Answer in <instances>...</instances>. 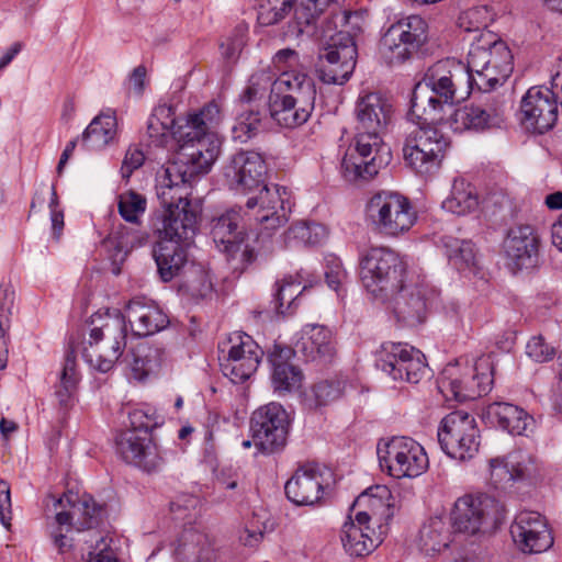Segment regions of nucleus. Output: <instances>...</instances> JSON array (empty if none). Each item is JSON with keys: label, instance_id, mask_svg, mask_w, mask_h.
<instances>
[{"label": "nucleus", "instance_id": "nucleus-48", "mask_svg": "<svg viewBox=\"0 0 562 562\" xmlns=\"http://www.w3.org/2000/svg\"><path fill=\"white\" fill-rule=\"evenodd\" d=\"M342 386L339 381H321L304 396V406L316 411L340 397Z\"/></svg>", "mask_w": 562, "mask_h": 562}, {"label": "nucleus", "instance_id": "nucleus-13", "mask_svg": "<svg viewBox=\"0 0 562 562\" xmlns=\"http://www.w3.org/2000/svg\"><path fill=\"white\" fill-rule=\"evenodd\" d=\"M367 217L374 229L385 236L408 232L416 222V212L409 200L391 191L374 194L366 206Z\"/></svg>", "mask_w": 562, "mask_h": 562}, {"label": "nucleus", "instance_id": "nucleus-42", "mask_svg": "<svg viewBox=\"0 0 562 562\" xmlns=\"http://www.w3.org/2000/svg\"><path fill=\"white\" fill-rule=\"evenodd\" d=\"M116 117L114 112L95 116L82 133V144L88 148H103L115 135Z\"/></svg>", "mask_w": 562, "mask_h": 562}, {"label": "nucleus", "instance_id": "nucleus-35", "mask_svg": "<svg viewBox=\"0 0 562 562\" xmlns=\"http://www.w3.org/2000/svg\"><path fill=\"white\" fill-rule=\"evenodd\" d=\"M454 531L445 515L429 517L420 527L418 548L426 555H435L447 549L453 541Z\"/></svg>", "mask_w": 562, "mask_h": 562}, {"label": "nucleus", "instance_id": "nucleus-26", "mask_svg": "<svg viewBox=\"0 0 562 562\" xmlns=\"http://www.w3.org/2000/svg\"><path fill=\"white\" fill-rule=\"evenodd\" d=\"M516 546L526 553H540L553 544L544 518L537 512L519 513L510 526Z\"/></svg>", "mask_w": 562, "mask_h": 562}, {"label": "nucleus", "instance_id": "nucleus-44", "mask_svg": "<svg viewBox=\"0 0 562 562\" xmlns=\"http://www.w3.org/2000/svg\"><path fill=\"white\" fill-rule=\"evenodd\" d=\"M477 196L471 184L464 180H456L450 195L442 202V209L457 215H465L475 210Z\"/></svg>", "mask_w": 562, "mask_h": 562}, {"label": "nucleus", "instance_id": "nucleus-37", "mask_svg": "<svg viewBox=\"0 0 562 562\" xmlns=\"http://www.w3.org/2000/svg\"><path fill=\"white\" fill-rule=\"evenodd\" d=\"M441 244L449 263L456 270L468 274H476L479 272L476 252L471 240L443 236Z\"/></svg>", "mask_w": 562, "mask_h": 562}, {"label": "nucleus", "instance_id": "nucleus-64", "mask_svg": "<svg viewBox=\"0 0 562 562\" xmlns=\"http://www.w3.org/2000/svg\"><path fill=\"white\" fill-rule=\"evenodd\" d=\"M14 304V290L9 283L0 284V316H9Z\"/></svg>", "mask_w": 562, "mask_h": 562}, {"label": "nucleus", "instance_id": "nucleus-25", "mask_svg": "<svg viewBox=\"0 0 562 562\" xmlns=\"http://www.w3.org/2000/svg\"><path fill=\"white\" fill-rule=\"evenodd\" d=\"M391 158L390 148L385 145L360 148L357 144V135L352 148L342 159L341 171L347 181H368L378 175L379 170L389 164Z\"/></svg>", "mask_w": 562, "mask_h": 562}, {"label": "nucleus", "instance_id": "nucleus-46", "mask_svg": "<svg viewBox=\"0 0 562 562\" xmlns=\"http://www.w3.org/2000/svg\"><path fill=\"white\" fill-rule=\"evenodd\" d=\"M78 383V373L76 370V355L74 349L67 351L65 362L59 376V384L56 385L55 395L63 407H67Z\"/></svg>", "mask_w": 562, "mask_h": 562}, {"label": "nucleus", "instance_id": "nucleus-40", "mask_svg": "<svg viewBox=\"0 0 562 562\" xmlns=\"http://www.w3.org/2000/svg\"><path fill=\"white\" fill-rule=\"evenodd\" d=\"M269 112L271 117L280 125L286 128H294L307 122L314 109L302 108L299 103L292 102V99L280 97H269Z\"/></svg>", "mask_w": 562, "mask_h": 562}, {"label": "nucleus", "instance_id": "nucleus-63", "mask_svg": "<svg viewBox=\"0 0 562 562\" xmlns=\"http://www.w3.org/2000/svg\"><path fill=\"white\" fill-rule=\"evenodd\" d=\"M273 63L281 72L284 69H295L294 67L299 63V54L291 48L281 49L276 53Z\"/></svg>", "mask_w": 562, "mask_h": 562}, {"label": "nucleus", "instance_id": "nucleus-60", "mask_svg": "<svg viewBox=\"0 0 562 562\" xmlns=\"http://www.w3.org/2000/svg\"><path fill=\"white\" fill-rule=\"evenodd\" d=\"M145 156L138 148H128L121 167L122 177L128 179L134 170L143 166Z\"/></svg>", "mask_w": 562, "mask_h": 562}, {"label": "nucleus", "instance_id": "nucleus-45", "mask_svg": "<svg viewBox=\"0 0 562 562\" xmlns=\"http://www.w3.org/2000/svg\"><path fill=\"white\" fill-rule=\"evenodd\" d=\"M276 79L274 74L269 69H260L254 72L248 80L247 87L239 95L240 103L259 104L269 90V95L273 93Z\"/></svg>", "mask_w": 562, "mask_h": 562}, {"label": "nucleus", "instance_id": "nucleus-22", "mask_svg": "<svg viewBox=\"0 0 562 562\" xmlns=\"http://www.w3.org/2000/svg\"><path fill=\"white\" fill-rule=\"evenodd\" d=\"M228 344L227 353L220 357L221 370L233 383H241L256 372L263 351L247 334L234 333Z\"/></svg>", "mask_w": 562, "mask_h": 562}, {"label": "nucleus", "instance_id": "nucleus-18", "mask_svg": "<svg viewBox=\"0 0 562 562\" xmlns=\"http://www.w3.org/2000/svg\"><path fill=\"white\" fill-rule=\"evenodd\" d=\"M357 63V47L352 36L338 32L319 50L316 71L325 83L344 85L352 75Z\"/></svg>", "mask_w": 562, "mask_h": 562}, {"label": "nucleus", "instance_id": "nucleus-49", "mask_svg": "<svg viewBox=\"0 0 562 562\" xmlns=\"http://www.w3.org/2000/svg\"><path fill=\"white\" fill-rule=\"evenodd\" d=\"M327 237L326 228L317 223L297 222L286 231L285 241L296 240L303 245L314 246Z\"/></svg>", "mask_w": 562, "mask_h": 562}, {"label": "nucleus", "instance_id": "nucleus-6", "mask_svg": "<svg viewBox=\"0 0 562 562\" xmlns=\"http://www.w3.org/2000/svg\"><path fill=\"white\" fill-rule=\"evenodd\" d=\"M474 38L476 42L471 44L468 54V85L471 90L490 92L510 76L513 55L506 43L491 32Z\"/></svg>", "mask_w": 562, "mask_h": 562}, {"label": "nucleus", "instance_id": "nucleus-2", "mask_svg": "<svg viewBox=\"0 0 562 562\" xmlns=\"http://www.w3.org/2000/svg\"><path fill=\"white\" fill-rule=\"evenodd\" d=\"M266 162L259 153L247 150L233 155L224 167V177L231 189L249 193L257 189L259 194L246 202L248 210H254L255 221L262 231H277L285 225L292 210L291 194L285 187L265 184Z\"/></svg>", "mask_w": 562, "mask_h": 562}, {"label": "nucleus", "instance_id": "nucleus-59", "mask_svg": "<svg viewBox=\"0 0 562 562\" xmlns=\"http://www.w3.org/2000/svg\"><path fill=\"white\" fill-rule=\"evenodd\" d=\"M390 497V491L386 486L383 485H376L374 487L369 488V491L362 493L358 499L357 503H366L370 507L375 508L380 506H385L384 499H387ZM389 506V504H386Z\"/></svg>", "mask_w": 562, "mask_h": 562}, {"label": "nucleus", "instance_id": "nucleus-17", "mask_svg": "<svg viewBox=\"0 0 562 562\" xmlns=\"http://www.w3.org/2000/svg\"><path fill=\"white\" fill-rule=\"evenodd\" d=\"M393 112L391 100L379 92H368L358 98L355 114L360 148L384 145L382 135L392 121Z\"/></svg>", "mask_w": 562, "mask_h": 562}, {"label": "nucleus", "instance_id": "nucleus-32", "mask_svg": "<svg viewBox=\"0 0 562 562\" xmlns=\"http://www.w3.org/2000/svg\"><path fill=\"white\" fill-rule=\"evenodd\" d=\"M190 245L160 240L153 248V257L157 266L159 278L170 282L177 277H184L190 272L194 262L188 260L187 249Z\"/></svg>", "mask_w": 562, "mask_h": 562}, {"label": "nucleus", "instance_id": "nucleus-52", "mask_svg": "<svg viewBox=\"0 0 562 562\" xmlns=\"http://www.w3.org/2000/svg\"><path fill=\"white\" fill-rule=\"evenodd\" d=\"M492 20L487 7H474L464 11L458 20L459 27L467 33L485 34L483 31L487 27L488 22Z\"/></svg>", "mask_w": 562, "mask_h": 562}, {"label": "nucleus", "instance_id": "nucleus-1", "mask_svg": "<svg viewBox=\"0 0 562 562\" xmlns=\"http://www.w3.org/2000/svg\"><path fill=\"white\" fill-rule=\"evenodd\" d=\"M220 121L221 111L215 102L189 114L182 124H177L171 105L160 104L148 119L147 135L156 147L177 142L176 160L167 166L183 164L181 169L186 173H207L220 153V139L214 131Z\"/></svg>", "mask_w": 562, "mask_h": 562}, {"label": "nucleus", "instance_id": "nucleus-23", "mask_svg": "<svg viewBox=\"0 0 562 562\" xmlns=\"http://www.w3.org/2000/svg\"><path fill=\"white\" fill-rule=\"evenodd\" d=\"M521 122L538 134L551 130L558 120L555 92L549 88L531 87L520 102Z\"/></svg>", "mask_w": 562, "mask_h": 562}, {"label": "nucleus", "instance_id": "nucleus-29", "mask_svg": "<svg viewBox=\"0 0 562 562\" xmlns=\"http://www.w3.org/2000/svg\"><path fill=\"white\" fill-rule=\"evenodd\" d=\"M295 352L291 347L276 344L269 352L268 360L271 367V383L274 392L279 394L291 393L302 385L303 373L292 362Z\"/></svg>", "mask_w": 562, "mask_h": 562}, {"label": "nucleus", "instance_id": "nucleus-14", "mask_svg": "<svg viewBox=\"0 0 562 562\" xmlns=\"http://www.w3.org/2000/svg\"><path fill=\"white\" fill-rule=\"evenodd\" d=\"M380 467L395 479L417 477L428 468L424 448L414 439L394 436L376 446Z\"/></svg>", "mask_w": 562, "mask_h": 562}, {"label": "nucleus", "instance_id": "nucleus-51", "mask_svg": "<svg viewBox=\"0 0 562 562\" xmlns=\"http://www.w3.org/2000/svg\"><path fill=\"white\" fill-rule=\"evenodd\" d=\"M338 1L339 0H297L294 18L299 26V32H303V26L313 24L316 18H318L331 2Z\"/></svg>", "mask_w": 562, "mask_h": 562}, {"label": "nucleus", "instance_id": "nucleus-47", "mask_svg": "<svg viewBox=\"0 0 562 562\" xmlns=\"http://www.w3.org/2000/svg\"><path fill=\"white\" fill-rule=\"evenodd\" d=\"M300 279L293 278L292 276L285 277L281 282L276 283V293L273 294V310L278 314H284L295 303L297 297L307 288L301 285L303 283V277L297 276Z\"/></svg>", "mask_w": 562, "mask_h": 562}, {"label": "nucleus", "instance_id": "nucleus-30", "mask_svg": "<svg viewBox=\"0 0 562 562\" xmlns=\"http://www.w3.org/2000/svg\"><path fill=\"white\" fill-rule=\"evenodd\" d=\"M270 97L292 99L302 108L314 109L316 100L315 82L303 70L284 69L276 79V87Z\"/></svg>", "mask_w": 562, "mask_h": 562}, {"label": "nucleus", "instance_id": "nucleus-5", "mask_svg": "<svg viewBox=\"0 0 562 562\" xmlns=\"http://www.w3.org/2000/svg\"><path fill=\"white\" fill-rule=\"evenodd\" d=\"M257 224L259 232L252 244H245L247 224L240 207H233L211 222V235L218 250L226 254L228 260L239 255V265L234 266L235 270L244 271L258 256L273 250L272 235L276 231H262V226Z\"/></svg>", "mask_w": 562, "mask_h": 562}, {"label": "nucleus", "instance_id": "nucleus-33", "mask_svg": "<svg viewBox=\"0 0 562 562\" xmlns=\"http://www.w3.org/2000/svg\"><path fill=\"white\" fill-rule=\"evenodd\" d=\"M132 334L137 337L154 335L169 324L167 315L144 297L132 299L126 305V316Z\"/></svg>", "mask_w": 562, "mask_h": 562}, {"label": "nucleus", "instance_id": "nucleus-8", "mask_svg": "<svg viewBox=\"0 0 562 562\" xmlns=\"http://www.w3.org/2000/svg\"><path fill=\"white\" fill-rule=\"evenodd\" d=\"M128 419L131 428L116 439L119 454L125 462L145 472L160 470L164 458L148 434L158 425L155 415L136 408L128 413Z\"/></svg>", "mask_w": 562, "mask_h": 562}, {"label": "nucleus", "instance_id": "nucleus-12", "mask_svg": "<svg viewBox=\"0 0 562 562\" xmlns=\"http://www.w3.org/2000/svg\"><path fill=\"white\" fill-rule=\"evenodd\" d=\"M417 125L405 139L404 159L418 173L438 169L449 148V138L437 127L439 122L411 120Z\"/></svg>", "mask_w": 562, "mask_h": 562}, {"label": "nucleus", "instance_id": "nucleus-34", "mask_svg": "<svg viewBox=\"0 0 562 562\" xmlns=\"http://www.w3.org/2000/svg\"><path fill=\"white\" fill-rule=\"evenodd\" d=\"M286 497L299 506L313 505L321 499L323 484L317 467L304 465L285 483Z\"/></svg>", "mask_w": 562, "mask_h": 562}, {"label": "nucleus", "instance_id": "nucleus-43", "mask_svg": "<svg viewBox=\"0 0 562 562\" xmlns=\"http://www.w3.org/2000/svg\"><path fill=\"white\" fill-rule=\"evenodd\" d=\"M241 110L236 116L235 124L232 127V137L240 143L256 136L261 127L266 110L260 104H243Z\"/></svg>", "mask_w": 562, "mask_h": 562}, {"label": "nucleus", "instance_id": "nucleus-57", "mask_svg": "<svg viewBox=\"0 0 562 562\" xmlns=\"http://www.w3.org/2000/svg\"><path fill=\"white\" fill-rule=\"evenodd\" d=\"M490 476L495 487L514 482L508 465V456L506 458H494L490 460Z\"/></svg>", "mask_w": 562, "mask_h": 562}, {"label": "nucleus", "instance_id": "nucleus-10", "mask_svg": "<svg viewBox=\"0 0 562 562\" xmlns=\"http://www.w3.org/2000/svg\"><path fill=\"white\" fill-rule=\"evenodd\" d=\"M440 65L429 70L413 89L408 120L442 122L446 108H451L456 99L453 75L439 74Z\"/></svg>", "mask_w": 562, "mask_h": 562}, {"label": "nucleus", "instance_id": "nucleus-62", "mask_svg": "<svg viewBox=\"0 0 562 562\" xmlns=\"http://www.w3.org/2000/svg\"><path fill=\"white\" fill-rule=\"evenodd\" d=\"M198 504V499L193 496H182L170 503V510L175 515V519L191 521L190 515L182 514V512H189L194 509Z\"/></svg>", "mask_w": 562, "mask_h": 562}, {"label": "nucleus", "instance_id": "nucleus-53", "mask_svg": "<svg viewBox=\"0 0 562 562\" xmlns=\"http://www.w3.org/2000/svg\"><path fill=\"white\" fill-rule=\"evenodd\" d=\"M187 290L195 297H206L212 292V282L207 272L200 266H191V270L183 277Z\"/></svg>", "mask_w": 562, "mask_h": 562}, {"label": "nucleus", "instance_id": "nucleus-36", "mask_svg": "<svg viewBox=\"0 0 562 562\" xmlns=\"http://www.w3.org/2000/svg\"><path fill=\"white\" fill-rule=\"evenodd\" d=\"M166 360L165 349L147 342L138 344L124 357L123 362L131 369L135 380L143 381L155 373Z\"/></svg>", "mask_w": 562, "mask_h": 562}, {"label": "nucleus", "instance_id": "nucleus-54", "mask_svg": "<svg viewBox=\"0 0 562 562\" xmlns=\"http://www.w3.org/2000/svg\"><path fill=\"white\" fill-rule=\"evenodd\" d=\"M293 0H268L258 11V21L262 25H272L283 20L292 10Z\"/></svg>", "mask_w": 562, "mask_h": 562}, {"label": "nucleus", "instance_id": "nucleus-7", "mask_svg": "<svg viewBox=\"0 0 562 562\" xmlns=\"http://www.w3.org/2000/svg\"><path fill=\"white\" fill-rule=\"evenodd\" d=\"M89 326L82 357L90 367L106 373L121 359L127 344L125 315L119 310L98 312L91 316Z\"/></svg>", "mask_w": 562, "mask_h": 562}, {"label": "nucleus", "instance_id": "nucleus-19", "mask_svg": "<svg viewBox=\"0 0 562 562\" xmlns=\"http://www.w3.org/2000/svg\"><path fill=\"white\" fill-rule=\"evenodd\" d=\"M375 367L394 381L418 383L427 371L424 353L406 344L384 342L375 351Z\"/></svg>", "mask_w": 562, "mask_h": 562}, {"label": "nucleus", "instance_id": "nucleus-16", "mask_svg": "<svg viewBox=\"0 0 562 562\" xmlns=\"http://www.w3.org/2000/svg\"><path fill=\"white\" fill-rule=\"evenodd\" d=\"M438 442L451 459L471 460L480 448V430L474 416L464 411L446 415L438 428Z\"/></svg>", "mask_w": 562, "mask_h": 562}, {"label": "nucleus", "instance_id": "nucleus-15", "mask_svg": "<svg viewBox=\"0 0 562 562\" xmlns=\"http://www.w3.org/2000/svg\"><path fill=\"white\" fill-rule=\"evenodd\" d=\"M428 25L419 15H408L391 24L383 34L380 49L389 65L413 58L427 42Z\"/></svg>", "mask_w": 562, "mask_h": 562}, {"label": "nucleus", "instance_id": "nucleus-4", "mask_svg": "<svg viewBox=\"0 0 562 562\" xmlns=\"http://www.w3.org/2000/svg\"><path fill=\"white\" fill-rule=\"evenodd\" d=\"M52 501L56 510L55 520L59 527V531L54 532V544L60 553L72 546L67 536L61 533V528L66 526L67 531L72 528L78 532L88 531L81 539L89 549L86 562H119L110 548L108 537L95 530L101 522L103 508L91 495L79 497L76 493L68 492L59 498L52 497Z\"/></svg>", "mask_w": 562, "mask_h": 562}, {"label": "nucleus", "instance_id": "nucleus-31", "mask_svg": "<svg viewBox=\"0 0 562 562\" xmlns=\"http://www.w3.org/2000/svg\"><path fill=\"white\" fill-rule=\"evenodd\" d=\"M292 350L306 360L319 359L329 362L336 355L333 333L326 326L307 324L302 328Z\"/></svg>", "mask_w": 562, "mask_h": 562}, {"label": "nucleus", "instance_id": "nucleus-56", "mask_svg": "<svg viewBox=\"0 0 562 562\" xmlns=\"http://www.w3.org/2000/svg\"><path fill=\"white\" fill-rule=\"evenodd\" d=\"M508 465L513 481L524 480L531 474L532 464L529 454L522 451H514L508 454Z\"/></svg>", "mask_w": 562, "mask_h": 562}, {"label": "nucleus", "instance_id": "nucleus-38", "mask_svg": "<svg viewBox=\"0 0 562 562\" xmlns=\"http://www.w3.org/2000/svg\"><path fill=\"white\" fill-rule=\"evenodd\" d=\"M487 417L512 435H522L530 416L520 407L509 403H492L486 408Z\"/></svg>", "mask_w": 562, "mask_h": 562}, {"label": "nucleus", "instance_id": "nucleus-20", "mask_svg": "<svg viewBox=\"0 0 562 562\" xmlns=\"http://www.w3.org/2000/svg\"><path fill=\"white\" fill-rule=\"evenodd\" d=\"M289 428L286 411L274 402L256 409L250 419L255 446L266 454L281 451L285 447Z\"/></svg>", "mask_w": 562, "mask_h": 562}, {"label": "nucleus", "instance_id": "nucleus-3", "mask_svg": "<svg viewBox=\"0 0 562 562\" xmlns=\"http://www.w3.org/2000/svg\"><path fill=\"white\" fill-rule=\"evenodd\" d=\"M179 166H165L156 176L157 198L164 209L159 239L191 245L198 232L199 211L190 201L192 186L202 173H191Z\"/></svg>", "mask_w": 562, "mask_h": 562}, {"label": "nucleus", "instance_id": "nucleus-58", "mask_svg": "<svg viewBox=\"0 0 562 562\" xmlns=\"http://www.w3.org/2000/svg\"><path fill=\"white\" fill-rule=\"evenodd\" d=\"M526 353L537 362H546L553 358L554 348L549 346L542 336H536L527 342Z\"/></svg>", "mask_w": 562, "mask_h": 562}, {"label": "nucleus", "instance_id": "nucleus-50", "mask_svg": "<svg viewBox=\"0 0 562 562\" xmlns=\"http://www.w3.org/2000/svg\"><path fill=\"white\" fill-rule=\"evenodd\" d=\"M146 198L135 191H126L119 195L117 209L124 221L130 224H139V218L146 211Z\"/></svg>", "mask_w": 562, "mask_h": 562}, {"label": "nucleus", "instance_id": "nucleus-11", "mask_svg": "<svg viewBox=\"0 0 562 562\" xmlns=\"http://www.w3.org/2000/svg\"><path fill=\"white\" fill-rule=\"evenodd\" d=\"M493 361L480 357L474 364H448L438 380V389L446 396L459 402L472 401L486 394L493 384Z\"/></svg>", "mask_w": 562, "mask_h": 562}, {"label": "nucleus", "instance_id": "nucleus-24", "mask_svg": "<svg viewBox=\"0 0 562 562\" xmlns=\"http://www.w3.org/2000/svg\"><path fill=\"white\" fill-rule=\"evenodd\" d=\"M393 314L395 319L404 326L422 324L426 317L427 300L426 289L422 284L403 282L390 300L380 302Z\"/></svg>", "mask_w": 562, "mask_h": 562}, {"label": "nucleus", "instance_id": "nucleus-41", "mask_svg": "<svg viewBox=\"0 0 562 562\" xmlns=\"http://www.w3.org/2000/svg\"><path fill=\"white\" fill-rule=\"evenodd\" d=\"M341 542L346 552L351 557H363L371 553L382 542V539L380 536L356 526L353 521H348L342 527Z\"/></svg>", "mask_w": 562, "mask_h": 562}, {"label": "nucleus", "instance_id": "nucleus-28", "mask_svg": "<svg viewBox=\"0 0 562 562\" xmlns=\"http://www.w3.org/2000/svg\"><path fill=\"white\" fill-rule=\"evenodd\" d=\"M539 241V236L533 226L517 224L508 229L504 249L506 256L517 269H528L537 263Z\"/></svg>", "mask_w": 562, "mask_h": 562}, {"label": "nucleus", "instance_id": "nucleus-39", "mask_svg": "<svg viewBox=\"0 0 562 562\" xmlns=\"http://www.w3.org/2000/svg\"><path fill=\"white\" fill-rule=\"evenodd\" d=\"M133 226L119 225L106 238L105 243L115 250L114 256L123 260L134 248L146 245L149 233L139 224Z\"/></svg>", "mask_w": 562, "mask_h": 562}, {"label": "nucleus", "instance_id": "nucleus-55", "mask_svg": "<svg viewBox=\"0 0 562 562\" xmlns=\"http://www.w3.org/2000/svg\"><path fill=\"white\" fill-rule=\"evenodd\" d=\"M324 274L328 286L335 291H339L340 286L348 278L341 260L335 255H328L325 257Z\"/></svg>", "mask_w": 562, "mask_h": 562}, {"label": "nucleus", "instance_id": "nucleus-61", "mask_svg": "<svg viewBox=\"0 0 562 562\" xmlns=\"http://www.w3.org/2000/svg\"><path fill=\"white\" fill-rule=\"evenodd\" d=\"M11 520V495L10 485L7 481L0 480V521L9 529Z\"/></svg>", "mask_w": 562, "mask_h": 562}, {"label": "nucleus", "instance_id": "nucleus-27", "mask_svg": "<svg viewBox=\"0 0 562 562\" xmlns=\"http://www.w3.org/2000/svg\"><path fill=\"white\" fill-rule=\"evenodd\" d=\"M503 108L504 104L499 101L484 105L467 104L453 111L449 119V125L457 133L499 126L503 122Z\"/></svg>", "mask_w": 562, "mask_h": 562}, {"label": "nucleus", "instance_id": "nucleus-21", "mask_svg": "<svg viewBox=\"0 0 562 562\" xmlns=\"http://www.w3.org/2000/svg\"><path fill=\"white\" fill-rule=\"evenodd\" d=\"M501 506L487 495H464L453 505L448 520L454 535H475L484 526L493 525L499 516Z\"/></svg>", "mask_w": 562, "mask_h": 562}, {"label": "nucleus", "instance_id": "nucleus-9", "mask_svg": "<svg viewBox=\"0 0 562 562\" xmlns=\"http://www.w3.org/2000/svg\"><path fill=\"white\" fill-rule=\"evenodd\" d=\"M360 278L374 301L385 302L407 279L406 265L391 249L371 248L360 261Z\"/></svg>", "mask_w": 562, "mask_h": 562}]
</instances>
